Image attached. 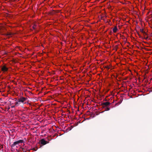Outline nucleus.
Segmentation results:
<instances>
[{"label": "nucleus", "mask_w": 152, "mask_h": 152, "mask_svg": "<svg viewBox=\"0 0 152 152\" xmlns=\"http://www.w3.org/2000/svg\"><path fill=\"white\" fill-rule=\"evenodd\" d=\"M110 104V102H106L103 103L102 104V105L104 107H105L109 105Z\"/></svg>", "instance_id": "obj_5"}, {"label": "nucleus", "mask_w": 152, "mask_h": 152, "mask_svg": "<svg viewBox=\"0 0 152 152\" xmlns=\"http://www.w3.org/2000/svg\"><path fill=\"white\" fill-rule=\"evenodd\" d=\"M107 109H106L107 110H110V108H109L107 107Z\"/></svg>", "instance_id": "obj_10"}, {"label": "nucleus", "mask_w": 152, "mask_h": 152, "mask_svg": "<svg viewBox=\"0 0 152 152\" xmlns=\"http://www.w3.org/2000/svg\"><path fill=\"white\" fill-rule=\"evenodd\" d=\"M145 39H147L148 38V37H146V38L145 37Z\"/></svg>", "instance_id": "obj_12"}, {"label": "nucleus", "mask_w": 152, "mask_h": 152, "mask_svg": "<svg viewBox=\"0 0 152 152\" xmlns=\"http://www.w3.org/2000/svg\"><path fill=\"white\" fill-rule=\"evenodd\" d=\"M32 27L34 29H35L36 27V25L35 24Z\"/></svg>", "instance_id": "obj_9"}, {"label": "nucleus", "mask_w": 152, "mask_h": 152, "mask_svg": "<svg viewBox=\"0 0 152 152\" xmlns=\"http://www.w3.org/2000/svg\"><path fill=\"white\" fill-rule=\"evenodd\" d=\"M140 31L143 34V35L145 37V35H147V33L144 31V29H140Z\"/></svg>", "instance_id": "obj_6"}, {"label": "nucleus", "mask_w": 152, "mask_h": 152, "mask_svg": "<svg viewBox=\"0 0 152 152\" xmlns=\"http://www.w3.org/2000/svg\"><path fill=\"white\" fill-rule=\"evenodd\" d=\"M33 150L34 151H36V149L35 148H33Z\"/></svg>", "instance_id": "obj_11"}, {"label": "nucleus", "mask_w": 152, "mask_h": 152, "mask_svg": "<svg viewBox=\"0 0 152 152\" xmlns=\"http://www.w3.org/2000/svg\"><path fill=\"white\" fill-rule=\"evenodd\" d=\"M107 68H108V69H109V68H108V67H107Z\"/></svg>", "instance_id": "obj_13"}, {"label": "nucleus", "mask_w": 152, "mask_h": 152, "mask_svg": "<svg viewBox=\"0 0 152 152\" xmlns=\"http://www.w3.org/2000/svg\"><path fill=\"white\" fill-rule=\"evenodd\" d=\"M117 30H118V29L117 28V26H114V28H113V31L114 33H115L117 32Z\"/></svg>", "instance_id": "obj_7"}, {"label": "nucleus", "mask_w": 152, "mask_h": 152, "mask_svg": "<svg viewBox=\"0 0 152 152\" xmlns=\"http://www.w3.org/2000/svg\"><path fill=\"white\" fill-rule=\"evenodd\" d=\"M8 68L7 67L6 65H4L2 66L1 69V71L3 73L7 72L8 70Z\"/></svg>", "instance_id": "obj_2"}, {"label": "nucleus", "mask_w": 152, "mask_h": 152, "mask_svg": "<svg viewBox=\"0 0 152 152\" xmlns=\"http://www.w3.org/2000/svg\"><path fill=\"white\" fill-rule=\"evenodd\" d=\"M15 102L14 103V105L11 106V107L12 108H14L15 107L18 106L20 105V103H22L23 104H24L26 103V101L27 99V98L23 97H21L17 99L16 98H15Z\"/></svg>", "instance_id": "obj_1"}, {"label": "nucleus", "mask_w": 152, "mask_h": 152, "mask_svg": "<svg viewBox=\"0 0 152 152\" xmlns=\"http://www.w3.org/2000/svg\"><path fill=\"white\" fill-rule=\"evenodd\" d=\"M23 140H20L16 141L14 142L13 143V145H16L17 144H18L20 143H22L23 142Z\"/></svg>", "instance_id": "obj_4"}, {"label": "nucleus", "mask_w": 152, "mask_h": 152, "mask_svg": "<svg viewBox=\"0 0 152 152\" xmlns=\"http://www.w3.org/2000/svg\"><path fill=\"white\" fill-rule=\"evenodd\" d=\"M4 35L10 37L12 35V34L11 33L9 32L7 33H5Z\"/></svg>", "instance_id": "obj_8"}, {"label": "nucleus", "mask_w": 152, "mask_h": 152, "mask_svg": "<svg viewBox=\"0 0 152 152\" xmlns=\"http://www.w3.org/2000/svg\"><path fill=\"white\" fill-rule=\"evenodd\" d=\"M39 142H40V143L42 145H44L48 143V142L45 140L44 139H41L39 141Z\"/></svg>", "instance_id": "obj_3"}]
</instances>
